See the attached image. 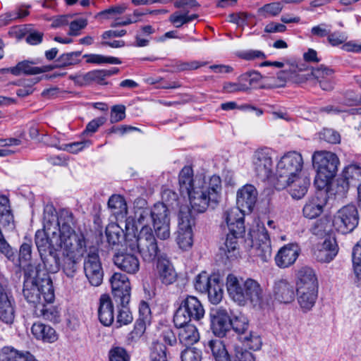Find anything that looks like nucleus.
Masks as SVG:
<instances>
[{
    "mask_svg": "<svg viewBox=\"0 0 361 361\" xmlns=\"http://www.w3.org/2000/svg\"><path fill=\"white\" fill-rule=\"evenodd\" d=\"M83 270L91 286L97 287L102 283L104 270L97 250H90L85 257Z\"/></svg>",
    "mask_w": 361,
    "mask_h": 361,
    "instance_id": "ddd939ff",
    "label": "nucleus"
},
{
    "mask_svg": "<svg viewBox=\"0 0 361 361\" xmlns=\"http://www.w3.org/2000/svg\"><path fill=\"white\" fill-rule=\"evenodd\" d=\"M152 223L153 226L170 223L169 212L166 204L158 202L151 208Z\"/></svg>",
    "mask_w": 361,
    "mask_h": 361,
    "instance_id": "58836bf2",
    "label": "nucleus"
},
{
    "mask_svg": "<svg viewBox=\"0 0 361 361\" xmlns=\"http://www.w3.org/2000/svg\"><path fill=\"white\" fill-rule=\"evenodd\" d=\"M206 353H211L215 361H230V355L224 342L220 339H211L204 344Z\"/></svg>",
    "mask_w": 361,
    "mask_h": 361,
    "instance_id": "c756f323",
    "label": "nucleus"
},
{
    "mask_svg": "<svg viewBox=\"0 0 361 361\" xmlns=\"http://www.w3.org/2000/svg\"><path fill=\"white\" fill-rule=\"evenodd\" d=\"M108 207L116 219H126L128 207L124 197L120 195H113L108 201Z\"/></svg>",
    "mask_w": 361,
    "mask_h": 361,
    "instance_id": "f704fd0d",
    "label": "nucleus"
},
{
    "mask_svg": "<svg viewBox=\"0 0 361 361\" xmlns=\"http://www.w3.org/2000/svg\"><path fill=\"white\" fill-rule=\"evenodd\" d=\"M0 216L4 220V226L13 225L14 219L11 209L10 201L5 195L0 196Z\"/></svg>",
    "mask_w": 361,
    "mask_h": 361,
    "instance_id": "49530a36",
    "label": "nucleus"
},
{
    "mask_svg": "<svg viewBox=\"0 0 361 361\" xmlns=\"http://www.w3.org/2000/svg\"><path fill=\"white\" fill-rule=\"evenodd\" d=\"M226 288L232 300L240 305L250 302L254 306H260L263 301V290L255 280L248 278L244 280L230 274L226 278Z\"/></svg>",
    "mask_w": 361,
    "mask_h": 361,
    "instance_id": "20e7f679",
    "label": "nucleus"
},
{
    "mask_svg": "<svg viewBox=\"0 0 361 361\" xmlns=\"http://www.w3.org/2000/svg\"><path fill=\"white\" fill-rule=\"evenodd\" d=\"M176 242L179 247L183 250H187L192 246V231L191 220L188 214L179 215Z\"/></svg>",
    "mask_w": 361,
    "mask_h": 361,
    "instance_id": "f3484780",
    "label": "nucleus"
},
{
    "mask_svg": "<svg viewBox=\"0 0 361 361\" xmlns=\"http://www.w3.org/2000/svg\"><path fill=\"white\" fill-rule=\"evenodd\" d=\"M149 324L141 319H137L133 331L129 334L128 340L132 341L138 340L145 332L147 326Z\"/></svg>",
    "mask_w": 361,
    "mask_h": 361,
    "instance_id": "bf43d9fd",
    "label": "nucleus"
},
{
    "mask_svg": "<svg viewBox=\"0 0 361 361\" xmlns=\"http://www.w3.org/2000/svg\"><path fill=\"white\" fill-rule=\"evenodd\" d=\"M231 328L238 334L239 339L245 335L249 328L247 318L243 315H235L231 318Z\"/></svg>",
    "mask_w": 361,
    "mask_h": 361,
    "instance_id": "37998d69",
    "label": "nucleus"
},
{
    "mask_svg": "<svg viewBox=\"0 0 361 361\" xmlns=\"http://www.w3.org/2000/svg\"><path fill=\"white\" fill-rule=\"evenodd\" d=\"M347 38L348 37L344 32L340 31H335L334 32H330L327 37V40L331 45L336 47L340 44H344L345 42L347 40Z\"/></svg>",
    "mask_w": 361,
    "mask_h": 361,
    "instance_id": "774afa93",
    "label": "nucleus"
},
{
    "mask_svg": "<svg viewBox=\"0 0 361 361\" xmlns=\"http://www.w3.org/2000/svg\"><path fill=\"white\" fill-rule=\"evenodd\" d=\"M327 200V192L319 190L306 202L302 209L303 216L310 219L317 218L323 212Z\"/></svg>",
    "mask_w": 361,
    "mask_h": 361,
    "instance_id": "dca6fc26",
    "label": "nucleus"
},
{
    "mask_svg": "<svg viewBox=\"0 0 361 361\" xmlns=\"http://www.w3.org/2000/svg\"><path fill=\"white\" fill-rule=\"evenodd\" d=\"M245 212L238 207L226 209L222 215L228 233L223 246L220 247L221 254L232 260L238 255V238L245 233L244 217Z\"/></svg>",
    "mask_w": 361,
    "mask_h": 361,
    "instance_id": "7ed1b4c3",
    "label": "nucleus"
},
{
    "mask_svg": "<svg viewBox=\"0 0 361 361\" xmlns=\"http://www.w3.org/2000/svg\"><path fill=\"white\" fill-rule=\"evenodd\" d=\"M359 214L356 207L348 204L341 208L334 219V225L343 234L352 232L358 225Z\"/></svg>",
    "mask_w": 361,
    "mask_h": 361,
    "instance_id": "f8f14e48",
    "label": "nucleus"
},
{
    "mask_svg": "<svg viewBox=\"0 0 361 361\" xmlns=\"http://www.w3.org/2000/svg\"><path fill=\"white\" fill-rule=\"evenodd\" d=\"M157 270L158 279L163 284L169 286L176 281L178 274L173 264L169 260L159 261Z\"/></svg>",
    "mask_w": 361,
    "mask_h": 361,
    "instance_id": "7c9ffc66",
    "label": "nucleus"
},
{
    "mask_svg": "<svg viewBox=\"0 0 361 361\" xmlns=\"http://www.w3.org/2000/svg\"><path fill=\"white\" fill-rule=\"evenodd\" d=\"M106 121V118L103 116L98 117L92 120L87 124L85 130L83 131V134L87 135L90 133L92 135L97 131L100 126L105 123Z\"/></svg>",
    "mask_w": 361,
    "mask_h": 361,
    "instance_id": "338daca9",
    "label": "nucleus"
},
{
    "mask_svg": "<svg viewBox=\"0 0 361 361\" xmlns=\"http://www.w3.org/2000/svg\"><path fill=\"white\" fill-rule=\"evenodd\" d=\"M312 165L317 171L314 185L319 190L324 189L336 176L339 165L337 155L328 151H316L312 157Z\"/></svg>",
    "mask_w": 361,
    "mask_h": 361,
    "instance_id": "0eeeda50",
    "label": "nucleus"
},
{
    "mask_svg": "<svg viewBox=\"0 0 361 361\" xmlns=\"http://www.w3.org/2000/svg\"><path fill=\"white\" fill-rule=\"evenodd\" d=\"M109 361H130V355L127 351L121 347H115L110 350Z\"/></svg>",
    "mask_w": 361,
    "mask_h": 361,
    "instance_id": "680f3d73",
    "label": "nucleus"
},
{
    "mask_svg": "<svg viewBox=\"0 0 361 361\" xmlns=\"http://www.w3.org/2000/svg\"><path fill=\"white\" fill-rule=\"evenodd\" d=\"M52 302H44L41 306L34 310L37 317H42L45 320L53 323H59L61 320V313L59 308Z\"/></svg>",
    "mask_w": 361,
    "mask_h": 361,
    "instance_id": "c9c22d12",
    "label": "nucleus"
},
{
    "mask_svg": "<svg viewBox=\"0 0 361 361\" xmlns=\"http://www.w3.org/2000/svg\"><path fill=\"white\" fill-rule=\"evenodd\" d=\"M240 340L245 345L253 350H259L262 344L261 337L257 333L252 331L247 332L241 336Z\"/></svg>",
    "mask_w": 361,
    "mask_h": 361,
    "instance_id": "3c124183",
    "label": "nucleus"
},
{
    "mask_svg": "<svg viewBox=\"0 0 361 361\" xmlns=\"http://www.w3.org/2000/svg\"><path fill=\"white\" fill-rule=\"evenodd\" d=\"M281 74L285 75V79L291 80L296 83L304 82L311 79V71H303L293 64L290 65L288 69L284 70Z\"/></svg>",
    "mask_w": 361,
    "mask_h": 361,
    "instance_id": "ea45409f",
    "label": "nucleus"
},
{
    "mask_svg": "<svg viewBox=\"0 0 361 361\" xmlns=\"http://www.w3.org/2000/svg\"><path fill=\"white\" fill-rule=\"evenodd\" d=\"M34 64H35V63L33 61H23L19 62L16 66L10 68L9 71L14 75H19L21 73L26 75H37L48 72L53 68L51 66L37 67L34 66Z\"/></svg>",
    "mask_w": 361,
    "mask_h": 361,
    "instance_id": "473e14b6",
    "label": "nucleus"
},
{
    "mask_svg": "<svg viewBox=\"0 0 361 361\" xmlns=\"http://www.w3.org/2000/svg\"><path fill=\"white\" fill-rule=\"evenodd\" d=\"M273 152L270 148L257 149L252 157V169L256 177L261 181L269 179L274 170Z\"/></svg>",
    "mask_w": 361,
    "mask_h": 361,
    "instance_id": "9d476101",
    "label": "nucleus"
},
{
    "mask_svg": "<svg viewBox=\"0 0 361 361\" xmlns=\"http://www.w3.org/2000/svg\"><path fill=\"white\" fill-rule=\"evenodd\" d=\"M175 326L178 329V337L181 344L185 346L192 345L199 341L200 334L197 328L191 322Z\"/></svg>",
    "mask_w": 361,
    "mask_h": 361,
    "instance_id": "bb28decb",
    "label": "nucleus"
},
{
    "mask_svg": "<svg viewBox=\"0 0 361 361\" xmlns=\"http://www.w3.org/2000/svg\"><path fill=\"white\" fill-rule=\"evenodd\" d=\"M298 302L304 312L310 311L317 299L318 290H297Z\"/></svg>",
    "mask_w": 361,
    "mask_h": 361,
    "instance_id": "4c0bfd02",
    "label": "nucleus"
},
{
    "mask_svg": "<svg viewBox=\"0 0 361 361\" xmlns=\"http://www.w3.org/2000/svg\"><path fill=\"white\" fill-rule=\"evenodd\" d=\"M32 258V243H23L19 250L18 262L20 266L23 262L27 263Z\"/></svg>",
    "mask_w": 361,
    "mask_h": 361,
    "instance_id": "0e129e2a",
    "label": "nucleus"
},
{
    "mask_svg": "<svg viewBox=\"0 0 361 361\" xmlns=\"http://www.w3.org/2000/svg\"><path fill=\"white\" fill-rule=\"evenodd\" d=\"M204 180L200 176L194 177L193 170L190 166H185L178 175L179 190L183 195H188L197 188Z\"/></svg>",
    "mask_w": 361,
    "mask_h": 361,
    "instance_id": "a211bd4d",
    "label": "nucleus"
},
{
    "mask_svg": "<svg viewBox=\"0 0 361 361\" xmlns=\"http://www.w3.org/2000/svg\"><path fill=\"white\" fill-rule=\"evenodd\" d=\"M151 361H168L166 347L160 343H153L150 353Z\"/></svg>",
    "mask_w": 361,
    "mask_h": 361,
    "instance_id": "864d4df0",
    "label": "nucleus"
},
{
    "mask_svg": "<svg viewBox=\"0 0 361 361\" xmlns=\"http://www.w3.org/2000/svg\"><path fill=\"white\" fill-rule=\"evenodd\" d=\"M206 293L208 295L209 301L212 304H218L221 301L224 292L218 278H216L214 282H212L211 286Z\"/></svg>",
    "mask_w": 361,
    "mask_h": 361,
    "instance_id": "8fccbe9b",
    "label": "nucleus"
},
{
    "mask_svg": "<svg viewBox=\"0 0 361 361\" xmlns=\"http://www.w3.org/2000/svg\"><path fill=\"white\" fill-rule=\"evenodd\" d=\"M126 118V106L123 104L114 105L111 107L110 122L116 123L123 121Z\"/></svg>",
    "mask_w": 361,
    "mask_h": 361,
    "instance_id": "e2e57ef3",
    "label": "nucleus"
},
{
    "mask_svg": "<svg viewBox=\"0 0 361 361\" xmlns=\"http://www.w3.org/2000/svg\"><path fill=\"white\" fill-rule=\"evenodd\" d=\"M0 361H38L27 350H19L11 346H5L0 351Z\"/></svg>",
    "mask_w": 361,
    "mask_h": 361,
    "instance_id": "c85d7f7f",
    "label": "nucleus"
},
{
    "mask_svg": "<svg viewBox=\"0 0 361 361\" xmlns=\"http://www.w3.org/2000/svg\"><path fill=\"white\" fill-rule=\"evenodd\" d=\"M15 301L14 299L0 302V321L11 324L15 319Z\"/></svg>",
    "mask_w": 361,
    "mask_h": 361,
    "instance_id": "a19ab883",
    "label": "nucleus"
},
{
    "mask_svg": "<svg viewBox=\"0 0 361 361\" xmlns=\"http://www.w3.org/2000/svg\"><path fill=\"white\" fill-rule=\"evenodd\" d=\"M255 240L252 249L255 255L263 262H267L271 257V246L269 235L264 227H259L257 231H254Z\"/></svg>",
    "mask_w": 361,
    "mask_h": 361,
    "instance_id": "2eb2a0df",
    "label": "nucleus"
},
{
    "mask_svg": "<svg viewBox=\"0 0 361 361\" xmlns=\"http://www.w3.org/2000/svg\"><path fill=\"white\" fill-rule=\"evenodd\" d=\"M152 223L151 208L147 206V202L142 198H137L133 203V216L126 219V229L127 233L130 235V231L135 234L137 231V225L142 227L149 226Z\"/></svg>",
    "mask_w": 361,
    "mask_h": 361,
    "instance_id": "9b49d317",
    "label": "nucleus"
},
{
    "mask_svg": "<svg viewBox=\"0 0 361 361\" xmlns=\"http://www.w3.org/2000/svg\"><path fill=\"white\" fill-rule=\"evenodd\" d=\"M130 234L126 233V247L131 251H137L142 259L147 262H152L158 259L161 250L158 246L157 239L149 226L141 228L134 239H130Z\"/></svg>",
    "mask_w": 361,
    "mask_h": 361,
    "instance_id": "6e6552de",
    "label": "nucleus"
},
{
    "mask_svg": "<svg viewBox=\"0 0 361 361\" xmlns=\"http://www.w3.org/2000/svg\"><path fill=\"white\" fill-rule=\"evenodd\" d=\"M221 189V180L218 176L214 175L207 182L204 181L188 195L192 210L202 213L209 206L214 207L219 202Z\"/></svg>",
    "mask_w": 361,
    "mask_h": 361,
    "instance_id": "39448f33",
    "label": "nucleus"
},
{
    "mask_svg": "<svg viewBox=\"0 0 361 361\" xmlns=\"http://www.w3.org/2000/svg\"><path fill=\"white\" fill-rule=\"evenodd\" d=\"M274 296L280 302H291L295 298L294 286L287 280H278L274 286Z\"/></svg>",
    "mask_w": 361,
    "mask_h": 361,
    "instance_id": "cd10ccee",
    "label": "nucleus"
},
{
    "mask_svg": "<svg viewBox=\"0 0 361 361\" xmlns=\"http://www.w3.org/2000/svg\"><path fill=\"white\" fill-rule=\"evenodd\" d=\"M109 282L115 301L121 306L128 305L131 295V286L128 277L122 273L115 272L110 277Z\"/></svg>",
    "mask_w": 361,
    "mask_h": 361,
    "instance_id": "4468645a",
    "label": "nucleus"
},
{
    "mask_svg": "<svg viewBox=\"0 0 361 361\" xmlns=\"http://www.w3.org/2000/svg\"><path fill=\"white\" fill-rule=\"evenodd\" d=\"M300 249L296 244L283 246L275 256L276 264L279 268H287L295 263L299 256Z\"/></svg>",
    "mask_w": 361,
    "mask_h": 361,
    "instance_id": "412c9836",
    "label": "nucleus"
},
{
    "mask_svg": "<svg viewBox=\"0 0 361 361\" xmlns=\"http://www.w3.org/2000/svg\"><path fill=\"white\" fill-rule=\"evenodd\" d=\"M206 64L205 62H200L198 61H175L172 63L171 67L176 71H185L196 70Z\"/></svg>",
    "mask_w": 361,
    "mask_h": 361,
    "instance_id": "5fc2aeb1",
    "label": "nucleus"
},
{
    "mask_svg": "<svg viewBox=\"0 0 361 361\" xmlns=\"http://www.w3.org/2000/svg\"><path fill=\"white\" fill-rule=\"evenodd\" d=\"M31 331L37 339L44 342L54 343L58 339V334L55 329L49 325L35 323L32 325Z\"/></svg>",
    "mask_w": 361,
    "mask_h": 361,
    "instance_id": "72a5a7b5",
    "label": "nucleus"
},
{
    "mask_svg": "<svg viewBox=\"0 0 361 361\" xmlns=\"http://www.w3.org/2000/svg\"><path fill=\"white\" fill-rule=\"evenodd\" d=\"M283 4L281 1L266 4L258 8L257 14L264 18L277 16L283 8Z\"/></svg>",
    "mask_w": 361,
    "mask_h": 361,
    "instance_id": "79ce46f5",
    "label": "nucleus"
},
{
    "mask_svg": "<svg viewBox=\"0 0 361 361\" xmlns=\"http://www.w3.org/2000/svg\"><path fill=\"white\" fill-rule=\"evenodd\" d=\"M115 317L114 307L111 298L107 294H102L99 300L98 318L106 326H111Z\"/></svg>",
    "mask_w": 361,
    "mask_h": 361,
    "instance_id": "393cba45",
    "label": "nucleus"
},
{
    "mask_svg": "<svg viewBox=\"0 0 361 361\" xmlns=\"http://www.w3.org/2000/svg\"><path fill=\"white\" fill-rule=\"evenodd\" d=\"M334 71L324 65L311 69V78L317 80L324 91H331L334 88Z\"/></svg>",
    "mask_w": 361,
    "mask_h": 361,
    "instance_id": "5701e85b",
    "label": "nucleus"
},
{
    "mask_svg": "<svg viewBox=\"0 0 361 361\" xmlns=\"http://www.w3.org/2000/svg\"><path fill=\"white\" fill-rule=\"evenodd\" d=\"M343 176L347 185H350L353 180H361V167L357 164H350L345 168Z\"/></svg>",
    "mask_w": 361,
    "mask_h": 361,
    "instance_id": "603ef678",
    "label": "nucleus"
},
{
    "mask_svg": "<svg viewBox=\"0 0 361 361\" xmlns=\"http://www.w3.org/2000/svg\"><path fill=\"white\" fill-rule=\"evenodd\" d=\"M257 191L254 185L247 184L237 192V207L244 212H251L257 202Z\"/></svg>",
    "mask_w": 361,
    "mask_h": 361,
    "instance_id": "6ab92c4d",
    "label": "nucleus"
},
{
    "mask_svg": "<svg viewBox=\"0 0 361 361\" xmlns=\"http://www.w3.org/2000/svg\"><path fill=\"white\" fill-rule=\"evenodd\" d=\"M216 276H209L208 274L202 271L199 274L195 279L194 286L197 291L205 293L212 284V282L216 279Z\"/></svg>",
    "mask_w": 361,
    "mask_h": 361,
    "instance_id": "de8ad7c7",
    "label": "nucleus"
},
{
    "mask_svg": "<svg viewBox=\"0 0 361 361\" xmlns=\"http://www.w3.org/2000/svg\"><path fill=\"white\" fill-rule=\"evenodd\" d=\"M353 268L355 281L361 286V239L355 245L353 250Z\"/></svg>",
    "mask_w": 361,
    "mask_h": 361,
    "instance_id": "c03bdc74",
    "label": "nucleus"
},
{
    "mask_svg": "<svg viewBox=\"0 0 361 361\" xmlns=\"http://www.w3.org/2000/svg\"><path fill=\"white\" fill-rule=\"evenodd\" d=\"M114 264L128 274H135L140 269V260L134 254L118 253L114 257Z\"/></svg>",
    "mask_w": 361,
    "mask_h": 361,
    "instance_id": "4be33fe9",
    "label": "nucleus"
},
{
    "mask_svg": "<svg viewBox=\"0 0 361 361\" xmlns=\"http://www.w3.org/2000/svg\"><path fill=\"white\" fill-rule=\"evenodd\" d=\"M81 51H72L61 54L56 60V67H67L74 66L80 63Z\"/></svg>",
    "mask_w": 361,
    "mask_h": 361,
    "instance_id": "09e8293b",
    "label": "nucleus"
},
{
    "mask_svg": "<svg viewBox=\"0 0 361 361\" xmlns=\"http://www.w3.org/2000/svg\"><path fill=\"white\" fill-rule=\"evenodd\" d=\"M259 73L254 72L252 73H245L238 78V82H226L223 85V91L226 93H235L239 92L247 91L253 80H257Z\"/></svg>",
    "mask_w": 361,
    "mask_h": 361,
    "instance_id": "a878e982",
    "label": "nucleus"
},
{
    "mask_svg": "<svg viewBox=\"0 0 361 361\" xmlns=\"http://www.w3.org/2000/svg\"><path fill=\"white\" fill-rule=\"evenodd\" d=\"M23 296L32 305L34 310L44 302H52L54 300V290L50 276L28 265L25 270L23 289Z\"/></svg>",
    "mask_w": 361,
    "mask_h": 361,
    "instance_id": "f03ea898",
    "label": "nucleus"
},
{
    "mask_svg": "<svg viewBox=\"0 0 361 361\" xmlns=\"http://www.w3.org/2000/svg\"><path fill=\"white\" fill-rule=\"evenodd\" d=\"M126 306L127 305L122 306V309L118 310L116 322L118 324L119 326L127 325L133 321L132 314Z\"/></svg>",
    "mask_w": 361,
    "mask_h": 361,
    "instance_id": "69168bd1",
    "label": "nucleus"
},
{
    "mask_svg": "<svg viewBox=\"0 0 361 361\" xmlns=\"http://www.w3.org/2000/svg\"><path fill=\"white\" fill-rule=\"evenodd\" d=\"M82 82L86 84L95 83L100 85H107L106 78L103 69L90 71L82 76Z\"/></svg>",
    "mask_w": 361,
    "mask_h": 361,
    "instance_id": "a18cd8bd",
    "label": "nucleus"
},
{
    "mask_svg": "<svg viewBox=\"0 0 361 361\" xmlns=\"http://www.w3.org/2000/svg\"><path fill=\"white\" fill-rule=\"evenodd\" d=\"M211 328L214 334L219 338L226 336L231 329V317L226 310L219 308L212 315Z\"/></svg>",
    "mask_w": 361,
    "mask_h": 361,
    "instance_id": "aec40b11",
    "label": "nucleus"
},
{
    "mask_svg": "<svg viewBox=\"0 0 361 361\" xmlns=\"http://www.w3.org/2000/svg\"><path fill=\"white\" fill-rule=\"evenodd\" d=\"M310 185V178L307 176L295 178V180L290 184V194L293 198L300 200L302 198L308 190Z\"/></svg>",
    "mask_w": 361,
    "mask_h": 361,
    "instance_id": "e433bc0d",
    "label": "nucleus"
},
{
    "mask_svg": "<svg viewBox=\"0 0 361 361\" xmlns=\"http://www.w3.org/2000/svg\"><path fill=\"white\" fill-rule=\"evenodd\" d=\"M319 139L331 144L340 142L341 136L339 133L330 128L323 129L319 134Z\"/></svg>",
    "mask_w": 361,
    "mask_h": 361,
    "instance_id": "13d9d810",
    "label": "nucleus"
},
{
    "mask_svg": "<svg viewBox=\"0 0 361 361\" xmlns=\"http://www.w3.org/2000/svg\"><path fill=\"white\" fill-rule=\"evenodd\" d=\"M202 351L197 348H186L180 353L181 361H202Z\"/></svg>",
    "mask_w": 361,
    "mask_h": 361,
    "instance_id": "4d7b16f0",
    "label": "nucleus"
},
{
    "mask_svg": "<svg viewBox=\"0 0 361 361\" xmlns=\"http://www.w3.org/2000/svg\"><path fill=\"white\" fill-rule=\"evenodd\" d=\"M73 214L61 209L56 215L52 206H47L44 212L43 229L37 231L35 244L46 269L56 273L60 268L59 250L68 259L64 263L63 271L73 278L78 269V259L87 252L85 238L76 233Z\"/></svg>",
    "mask_w": 361,
    "mask_h": 361,
    "instance_id": "f257e3e1",
    "label": "nucleus"
},
{
    "mask_svg": "<svg viewBox=\"0 0 361 361\" xmlns=\"http://www.w3.org/2000/svg\"><path fill=\"white\" fill-rule=\"evenodd\" d=\"M230 361H255V357L246 349L237 347L234 350V355L230 357Z\"/></svg>",
    "mask_w": 361,
    "mask_h": 361,
    "instance_id": "052dcab7",
    "label": "nucleus"
},
{
    "mask_svg": "<svg viewBox=\"0 0 361 361\" xmlns=\"http://www.w3.org/2000/svg\"><path fill=\"white\" fill-rule=\"evenodd\" d=\"M338 245L334 238L325 239L321 247L315 252L317 259L323 263L330 262L338 253Z\"/></svg>",
    "mask_w": 361,
    "mask_h": 361,
    "instance_id": "2f4dec72",
    "label": "nucleus"
},
{
    "mask_svg": "<svg viewBox=\"0 0 361 361\" xmlns=\"http://www.w3.org/2000/svg\"><path fill=\"white\" fill-rule=\"evenodd\" d=\"M357 94L353 90H346L336 97L335 100L341 105L345 106H356Z\"/></svg>",
    "mask_w": 361,
    "mask_h": 361,
    "instance_id": "6e6d98bb",
    "label": "nucleus"
},
{
    "mask_svg": "<svg viewBox=\"0 0 361 361\" xmlns=\"http://www.w3.org/2000/svg\"><path fill=\"white\" fill-rule=\"evenodd\" d=\"M303 167L301 154L288 152L281 157L276 164V180L274 187L281 190L286 188L300 176Z\"/></svg>",
    "mask_w": 361,
    "mask_h": 361,
    "instance_id": "423d86ee",
    "label": "nucleus"
},
{
    "mask_svg": "<svg viewBox=\"0 0 361 361\" xmlns=\"http://www.w3.org/2000/svg\"><path fill=\"white\" fill-rule=\"evenodd\" d=\"M297 278V290H318L317 277L312 269L307 267L301 268Z\"/></svg>",
    "mask_w": 361,
    "mask_h": 361,
    "instance_id": "b1692460",
    "label": "nucleus"
},
{
    "mask_svg": "<svg viewBox=\"0 0 361 361\" xmlns=\"http://www.w3.org/2000/svg\"><path fill=\"white\" fill-rule=\"evenodd\" d=\"M204 309L197 298L186 295L180 298V304L173 316L175 326L191 321H200L204 316Z\"/></svg>",
    "mask_w": 361,
    "mask_h": 361,
    "instance_id": "1a4fd4ad",
    "label": "nucleus"
}]
</instances>
